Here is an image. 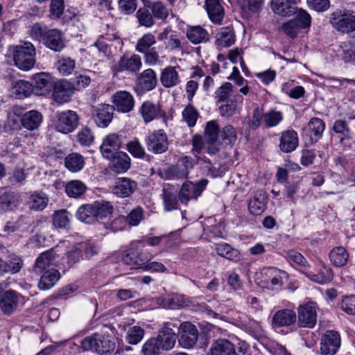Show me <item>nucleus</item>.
<instances>
[{
    "instance_id": "f257e3e1",
    "label": "nucleus",
    "mask_w": 355,
    "mask_h": 355,
    "mask_svg": "<svg viewBox=\"0 0 355 355\" xmlns=\"http://www.w3.org/2000/svg\"><path fill=\"white\" fill-rule=\"evenodd\" d=\"M113 206L108 201H95L81 205L76 211V218L87 224H92L106 218L113 212Z\"/></svg>"
},
{
    "instance_id": "f03ea898",
    "label": "nucleus",
    "mask_w": 355,
    "mask_h": 355,
    "mask_svg": "<svg viewBox=\"0 0 355 355\" xmlns=\"http://www.w3.org/2000/svg\"><path fill=\"white\" fill-rule=\"evenodd\" d=\"M142 241H137L131 243L129 249L125 250L122 255V261L133 269H144L146 263L150 261L153 255L143 248Z\"/></svg>"
},
{
    "instance_id": "7ed1b4c3",
    "label": "nucleus",
    "mask_w": 355,
    "mask_h": 355,
    "mask_svg": "<svg viewBox=\"0 0 355 355\" xmlns=\"http://www.w3.org/2000/svg\"><path fill=\"white\" fill-rule=\"evenodd\" d=\"M193 166L194 160L190 157L184 156L175 164L158 169L157 174L164 180L186 179Z\"/></svg>"
},
{
    "instance_id": "20e7f679",
    "label": "nucleus",
    "mask_w": 355,
    "mask_h": 355,
    "mask_svg": "<svg viewBox=\"0 0 355 355\" xmlns=\"http://www.w3.org/2000/svg\"><path fill=\"white\" fill-rule=\"evenodd\" d=\"M156 37L152 33L143 35L137 42L135 50L144 55V61L148 65H155L159 62L158 51L154 45Z\"/></svg>"
},
{
    "instance_id": "39448f33",
    "label": "nucleus",
    "mask_w": 355,
    "mask_h": 355,
    "mask_svg": "<svg viewBox=\"0 0 355 355\" xmlns=\"http://www.w3.org/2000/svg\"><path fill=\"white\" fill-rule=\"evenodd\" d=\"M329 22L337 31L351 33L355 31V12L347 9H336L331 14Z\"/></svg>"
},
{
    "instance_id": "423d86ee",
    "label": "nucleus",
    "mask_w": 355,
    "mask_h": 355,
    "mask_svg": "<svg viewBox=\"0 0 355 355\" xmlns=\"http://www.w3.org/2000/svg\"><path fill=\"white\" fill-rule=\"evenodd\" d=\"M15 64L20 69L28 71L35 64V48L30 42L15 46L13 53Z\"/></svg>"
},
{
    "instance_id": "0eeeda50",
    "label": "nucleus",
    "mask_w": 355,
    "mask_h": 355,
    "mask_svg": "<svg viewBox=\"0 0 355 355\" xmlns=\"http://www.w3.org/2000/svg\"><path fill=\"white\" fill-rule=\"evenodd\" d=\"M311 21L310 15L306 11L300 9L293 19L283 24L282 29L286 35L294 38L297 35L300 29L309 28Z\"/></svg>"
},
{
    "instance_id": "6e6552de",
    "label": "nucleus",
    "mask_w": 355,
    "mask_h": 355,
    "mask_svg": "<svg viewBox=\"0 0 355 355\" xmlns=\"http://www.w3.org/2000/svg\"><path fill=\"white\" fill-rule=\"evenodd\" d=\"M79 124V116L75 111L66 110L58 112L54 121L55 129L63 134L74 131Z\"/></svg>"
},
{
    "instance_id": "1a4fd4ad",
    "label": "nucleus",
    "mask_w": 355,
    "mask_h": 355,
    "mask_svg": "<svg viewBox=\"0 0 355 355\" xmlns=\"http://www.w3.org/2000/svg\"><path fill=\"white\" fill-rule=\"evenodd\" d=\"M208 180L201 179L195 183L191 181L185 182L181 187L178 193V199L182 204H187L192 199H197L205 189Z\"/></svg>"
},
{
    "instance_id": "9d476101",
    "label": "nucleus",
    "mask_w": 355,
    "mask_h": 355,
    "mask_svg": "<svg viewBox=\"0 0 355 355\" xmlns=\"http://www.w3.org/2000/svg\"><path fill=\"white\" fill-rule=\"evenodd\" d=\"M148 151L154 154H162L168 150V141L163 130H155L145 139Z\"/></svg>"
},
{
    "instance_id": "9b49d317",
    "label": "nucleus",
    "mask_w": 355,
    "mask_h": 355,
    "mask_svg": "<svg viewBox=\"0 0 355 355\" xmlns=\"http://www.w3.org/2000/svg\"><path fill=\"white\" fill-rule=\"evenodd\" d=\"M178 342L181 347L190 349L195 346L198 338V331L191 322H184L179 326Z\"/></svg>"
},
{
    "instance_id": "f8f14e48",
    "label": "nucleus",
    "mask_w": 355,
    "mask_h": 355,
    "mask_svg": "<svg viewBox=\"0 0 355 355\" xmlns=\"http://www.w3.org/2000/svg\"><path fill=\"white\" fill-rule=\"evenodd\" d=\"M111 105L114 110L121 113H128L135 107V98L129 92L121 90L115 92L112 96Z\"/></svg>"
},
{
    "instance_id": "ddd939ff",
    "label": "nucleus",
    "mask_w": 355,
    "mask_h": 355,
    "mask_svg": "<svg viewBox=\"0 0 355 355\" xmlns=\"http://www.w3.org/2000/svg\"><path fill=\"white\" fill-rule=\"evenodd\" d=\"M298 326L305 328H313L316 324L317 313L315 304L309 302L301 305L297 309Z\"/></svg>"
},
{
    "instance_id": "4468645a",
    "label": "nucleus",
    "mask_w": 355,
    "mask_h": 355,
    "mask_svg": "<svg viewBox=\"0 0 355 355\" xmlns=\"http://www.w3.org/2000/svg\"><path fill=\"white\" fill-rule=\"evenodd\" d=\"M324 129L325 123L322 119L317 117L311 119L307 126L303 129L306 145L315 144L322 137Z\"/></svg>"
},
{
    "instance_id": "2eb2a0df",
    "label": "nucleus",
    "mask_w": 355,
    "mask_h": 355,
    "mask_svg": "<svg viewBox=\"0 0 355 355\" xmlns=\"http://www.w3.org/2000/svg\"><path fill=\"white\" fill-rule=\"evenodd\" d=\"M340 347V336L338 331L328 330L322 336L320 342L322 355H334Z\"/></svg>"
},
{
    "instance_id": "dca6fc26",
    "label": "nucleus",
    "mask_w": 355,
    "mask_h": 355,
    "mask_svg": "<svg viewBox=\"0 0 355 355\" xmlns=\"http://www.w3.org/2000/svg\"><path fill=\"white\" fill-rule=\"evenodd\" d=\"M139 112L146 123L155 119L162 118L166 121V114L159 103H155L150 101H144L140 107Z\"/></svg>"
},
{
    "instance_id": "f3484780",
    "label": "nucleus",
    "mask_w": 355,
    "mask_h": 355,
    "mask_svg": "<svg viewBox=\"0 0 355 355\" xmlns=\"http://www.w3.org/2000/svg\"><path fill=\"white\" fill-rule=\"evenodd\" d=\"M42 44L51 51L60 52L66 46L64 34L58 28L49 29Z\"/></svg>"
},
{
    "instance_id": "a211bd4d",
    "label": "nucleus",
    "mask_w": 355,
    "mask_h": 355,
    "mask_svg": "<svg viewBox=\"0 0 355 355\" xmlns=\"http://www.w3.org/2000/svg\"><path fill=\"white\" fill-rule=\"evenodd\" d=\"M33 94L37 96H44L49 94L53 87L51 76L45 72H41L33 76L31 79Z\"/></svg>"
},
{
    "instance_id": "6ab92c4d",
    "label": "nucleus",
    "mask_w": 355,
    "mask_h": 355,
    "mask_svg": "<svg viewBox=\"0 0 355 355\" xmlns=\"http://www.w3.org/2000/svg\"><path fill=\"white\" fill-rule=\"evenodd\" d=\"M52 96L53 100L59 104L68 102L74 92L73 85L66 80H61L53 85Z\"/></svg>"
},
{
    "instance_id": "aec40b11",
    "label": "nucleus",
    "mask_w": 355,
    "mask_h": 355,
    "mask_svg": "<svg viewBox=\"0 0 355 355\" xmlns=\"http://www.w3.org/2000/svg\"><path fill=\"white\" fill-rule=\"evenodd\" d=\"M142 66L141 57L137 54H132L130 57L122 56L117 64L112 67L115 73L124 71L136 73L140 70Z\"/></svg>"
},
{
    "instance_id": "412c9836",
    "label": "nucleus",
    "mask_w": 355,
    "mask_h": 355,
    "mask_svg": "<svg viewBox=\"0 0 355 355\" xmlns=\"http://www.w3.org/2000/svg\"><path fill=\"white\" fill-rule=\"evenodd\" d=\"M121 135L111 133L107 135L100 147L101 154L104 158L113 157L116 153L121 152L119 150L121 147Z\"/></svg>"
},
{
    "instance_id": "4be33fe9",
    "label": "nucleus",
    "mask_w": 355,
    "mask_h": 355,
    "mask_svg": "<svg viewBox=\"0 0 355 355\" xmlns=\"http://www.w3.org/2000/svg\"><path fill=\"white\" fill-rule=\"evenodd\" d=\"M137 189V183L129 178H118L112 188V192L119 198L130 196Z\"/></svg>"
},
{
    "instance_id": "5701e85b",
    "label": "nucleus",
    "mask_w": 355,
    "mask_h": 355,
    "mask_svg": "<svg viewBox=\"0 0 355 355\" xmlns=\"http://www.w3.org/2000/svg\"><path fill=\"white\" fill-rule=\"evenodd\" d=\"M297 320L295 312L290 309H282L275 313L272 318L271 325L272 328L290 327Z\"/></svg>"
},
{
    "instance_id": "b1692460",
    "label": "nucleus",
    "mask_w": 355,
    "mask_h": 355,
    "mask_svg": "<svg viewBox=\"0 0 355 355\" xmlns=\"http://www.w3.org/2000/svg\"><path fill=\"white\" fill-rule=\"evenodd\" d=\"M114 110L110 104H102L93 109L92 116L100 128H106L113 119Z\"/></svg>"
},
{
    "instance_id": "393cba45",
    "label": "nucleus",
    "mask_w": 355,
    "mask_h": 355,
    "mask_svg": "<svg viewBox=\"0 0 355 355\" xmlns=\"http://www.w3.org/2000/svg\"><path fill=\"white\" fill-rule=\"evenodd\" d=\"M19 294L14 290H8L0 295V309L6 315L12 314L19 305Z\"/></svg>"
},
{
    "instance_id": "a878e982",
    "label": "nucleus",
    "mask_w": 355,
    "mask_h": 355,
    "mask_svg": "<svg viewBox=\"0 0 355 355\" xmlns=\"http://www.w3.org/2000/svg\"><path fill=\"white\" fill-rule=\"evenodd\" d=\"M268 197L266 191L257 190L248 201V210L254 216L262 214L266 209Z\"/></svg>"
},
{
    "instance_id": "bb28decb",
    "label": "nucleus",
    "mask_w": 355,
    "mask_h": 355,
    "mask_svg": "<svg viewBox=\"0 0 355 355\" xmlns=\"http://www.w3.org/2000/svg\"><path fill=\"white\" fill-rule=\"evenodd\" d=\"M24 108L21 106H12L7 115L5 129L7 132H16L21 130L22 126V117Z\"/></svg>"
},
{
    "instance_id": "cd10ccee",
    "label": "nucleus",
    "mask_w": 355,
    "mask_h": 355,
    "mask_svg": "<svg viewBox=\"0 0 355 355\" xmlns=\"http://www.w3.org/2000/svg\"><path fill=\"white\" fill-rule=\"evenodd\" d=\"M171 324H165L156 337L162 350H170L176 342V334L171 327Z\"/></svg>"
},
{
    "instance_id": "c85d7f7f",
    "label": "nucleus",
    "mask_w": 355,
    "mask_h": 355,
    "mask_svg": "<svg viewBox=\"0 0 355 355\" xmlns=\"http://www.w3.org/2000/svg\"><path fill=\"white\" fill-rule=\"evenodd\" d=\"M205 7L210 20L220 24L225 16L224 8L220 0H205Z\"/></svg>"
},
{
    "instance_id": "c756f323",
    "label": "nucleus",
    "mask_w": 355,
    "mask_h": 355,
    "mask_svg": "<svg viewBox=\"0 0 355 355\" xmlns=\"http://www.w3.org/2000/svg\"><path fill=\"white\" fill-rule=\"evenodd\" d=\"M156 73L152 69L144 70L137 78V91L146 92L154 89L157 85Z\"/></svg>"
},
{
    "instance_id": "7c9ffc66",
    "label": "nucleus",
    "mask_w": 355,
    "mask_h": 355,
    "mask_svg": "<svg viewBox=\"0 0 355 355\" xmlns=\"http://www.w3.org/2000/svg\"><path fill=\"white\" fill-rule=\"evenodd\" d=\"M279 149L284 153H291L298 146V136L296 131L287 130L282 132L279 139Z\"/></svg>"
},
{
    "instance_id": "2f4dec72",
    "label": "nucleus",
    "mask_w": 355,
    "mask_h": 355,
    "mask_svg": "<svg viewBox=\"0 0 355 355\" xmlns=\"http://www.w3.org/2000/svg\"><path fill=\"white\" fill-rule=\"evenodd\" d=\"M106 159L110 160L111 169L117 173H125L130 168L131 159L125 152L116 153L113 157Z\"/></svg>"
},
{
    "instance_id": "473e14b6",
    "label": "nucleus",
    "mask_w": 355,
    "mask_h": 355,
    "mask_svg": "<svg viewBox=\"0 0 355 355\" xmlns=\"http://www.w3.org/2000/svg\"><path fill=\"white\" fill-rule=\"evenodd\" d=\"M186 36L193 44L205 43L210 40V35L207 31L200 26H189L187 29Z\"/></svg>"
},
{
    "instance_id": "72a5a7b5",
    "label": "nucleus",
    "mask_w": 355,
    "mask_h": 355,
    "mask_svg": "<svg viewBox=\"0 0 355 355\" xmlns=\"http://www.w3.org/2000/svg\"><path fill=\"white\" fill-rule=\"evenodd\" d=\"M235 42V35L232 28H220L216 35L215 44L220 49L232 46Z\"/></svg>"
},
{
    "instance_id": "f704fd0d",
    "label": "nucleus",
    "mask_w": 355,
    "mask_h": 355,
    "mask_svg": "<svg viewBox=\"0 0 355 355\" xmlns=\"http://www.w3.org/2000/svg\"><path fill=\"white\" fill-rule=\"evenodd\" d=\"M56 254L53 249L46 250L40 254L37 258L33 266V270L36 273H42L48 267L52 266L55 261Z\"/></svg>"
},
{
    "instance_id": "c9c22d12",
    "label": "nucleus",
    "mask_w": 355,
    "mask_h": 355,
    "mask_svg": "<svg viewBox=\"0 0 355 355\" xmlns=\"http://www.w3.org/2000/svg\"><path fill=\"white\" fill-rule=\"evenodd\" d=\"M294 0H272L271 6L273 11L282 16H290L295 11Z\"/></svg>"
},
{
    "instance_id": "e433bc0d",
    "label": "nucleus",
    "mask_w": 355,
    "mask_h": 355,
    "mask_svg": "<svg viewBox=\"0 0 355 355\" xmlns=\"http://www.w3.org/2000/svg\"><path fill=\"white\" fill-rule=\"evenodd\" d=\"M162 198L165 211H171L178 209V199L176 193L171 185L168 184L164 187Z\"/></svg>"
},
{
    "instance_id": "4c0bfd02",
    "label": "nucleus",
    "mask_w": 355,
    "mask_h": 355,
    "mask_svg": "<svg viewBox=\"0 0 355 355\" xmlns=\"http://www.w3.org/2000/svg\"><path fill=\"white\" fill-rule=\"evenodd\" d=\"M49 198L44 193L34 191L27 201L28 208L34 211H42L48 205Z\"/></svg>"
},
{
    "instance_id": "58836bf2",
    "label": "nucleus",
    "mask_w": 355,
    "mask_h": 355,
    "mask_svg": "<svg viewBox=\"0 0 355 355\" xmlns=\"http://www.w3.org/2000/svg\"><path fill=\"white\" fill-rule=\"evenodd\" d=\"M21 117L22 127L28 130L37 129L42 121V114L36 110H31L22 114Z\"/></svg>"
},
{
    "instance_id": "ea45409f",
    "label": "nucleus",
    "mask_w": 355,
    "mask_h": 355,
    "mask_svg": "<svg viewBox=\"0 0 355 355\" xmlns=\"http://www.w3.org/2000/svg\"><path fill=\"white\" fill-rule=\"evenodd\" d=\"M266 287L270 289H274L276 286H281L283 284V276L286 272L275 268H268L265 273Z\"/></svg>"
},
{
    "instance_id": "a19ab883",
    "label": "nucleus",
    "mask_w": 355,
    "mask_h": 355,
    "mask_svg": "<svg viewBox=\"0 0 355 355\" xmlns=\"http://www.w3.org/2000/svg\"><path fill=\"white\" fill-rule=\"evenodd\" d=\"M234 354V345L226 339L217 340L210 348V355H233Z\"/></svg>"
},
{
    "instance_id": "79ce46f5",
    "label": "nucleus",
    "mask_w": 355,
    "mask_h": 355,
    "mask_svg": "<svg viewBox=\"0 0 355 355\" xmlns=\"http://www.w3.org/2000/svg\"><path fill=\"white\" fill-rule=\"evenodd\" d=\"M19 205L18 195L14 192H4L0 196V212L12 211Z\"/></svg>"
},
{
    "instance_id": "37998d69",
    "label": "nucleus",
    "mask_w": 355,
    "mask_h": 355,
    "mask_svg": "<svg viewBox=\"0 0 355 355\" xmlns=\"http://www.w3.org/2000/svg\"><path fill=\"white\" fill-rule=\"evenodd\" d=\"M304 275L312 282L324 284L330 282L334 277L331 269L325 266H321L317 274L304 272Z\"/></svg>"
},
{
    "instance_id": "c03bdc74",
    "label": "nucleus",
    "mask_w": 355,
    "mask_h": 355,
    "mask_svg": "<svg viewBox=\"0 0 355 355\" xmlns=\"http://www.w3.org/2000/svg\"><path fill=\"white\" fill-rule=\"evenodd\" d=\"M216 253L230 261L237 262L241 260L239 251L232 248L230 244L221 243L216 245Z\"/></svg>"
},
{
    "instance_id": "a18cd8bd",
    "label": "nucleus",
    "mask_w": 355,
    "mask_h": 355,
    "mask_svg": "<svg viewBox=\"0 0 355 355\" xmlns=\"http://www.w3.org/2000/svg\"><path fill=\"white\" fill-rule=\"evenodd\" d=\"M331 263L336 267L345 266L349 259V253L343 246L334 248L329 254Z\"/></svg>"
},
{
    "instance_id": "49530a36",
    "label": "nucleus",
    "mask_w": 355,
    "mask_h": 355,
    "mask_svg": "<svg viewBox=\"0 0 355 355\" xmlns=\"http://www.w3.org/2000/svg\"><path fill=\"white\" fill-rule=\"evenodd\" d=\"M161 83L164 87L169 88L178 85L180 82V77L174 67H167L161 75Z\"/></svg>"
},
{
    "instance_id": "de8ad7c7",
    "label": "nucleus",
    "mask_w": 355,
    "mask_h": 355,
    "mask_svg": "<svg viewBox=\"0 0 355 355\" xmlns=\"http://www.w3.org/2000/svg\"><path fill=\"white\" fill-rule=\"evenodd\" d=\"M42 272L39 282V287L41 289L47 290L51 288L60 278L58 270L54 268L46 270Z\"/></svg>"
},
{
    "instance_id": "09e8293b",
    "label": "nucleus",
    "mask_w": 355,
    "mask_h": 355,
    "mask_svg": "<svg viewBox=\"0 0 355 355\" xmlns=\"http://www.w3.org/2000/svg\"><path fill=\"white\" fill-rule=\"evenodd\" d=\"M155 19L165 21L170 13V8L162 1H156L148 6Z\"/></svg>"
},
{
    "instance_id": "8fccbe9b",
    "label": "nucleus",
    "mask_w": 355,
    "mask_h": 355,
    "mask_svg": "<svg viewBox=\"0 0 355 355\" xmlns=\"http://www.w3.org/2000/svg\"><path fill=\"white\" fill-rule=\"evenodd\" d=\"M340 48L343 61L355 65V39H350L342 42Z\"/></svg>"
},
{
    "instance_id": "3c124183",
    "label": "nucleus",
    "mask_w": 355,
    "mask_h": 355,
    "mask_svg": "<svg viewBox=\"0 0 355 355\" xmlns=\"http://www.w3.org/2000/svg\"><path fill=\"white\" fill-rule=\"evenodd\" d=\"M87 189L86 185L80 180H71L67 183L65 191L70 198H78L83 196Z\"/></svg>"
},
{
    "instance_id": "603ef678",
    "label": "nucleus",
    "mask_w": 355,
    "mask_h": 355,
    "mask_svg": "<svg viewBox=\"0 0 355 355\" xmlns=\"http://www.w3.org/2000/svg\"><path fill=\"white\" fill-rule=\"evenodd\" d=\"M64 164L70 171L77 172L84 167L85 159L80 154L71 153L65 158Z\"/></svg>"
},
{
    "instance_id": "864d4df0",
    "label": "nucleus",
    "mask_w": 355,
    "mask_h": 355,
    "mask_svg": "<svg viewBox=\"0 0 355 355\" xmlns=\"http://www.w3.org/2000/svg\"><path fill=\"white\" fill-rule=\"evenodd\" d=\"M69 223V212L67 209H60L54 212L53 215V225L55 228H67Z\"/></svg>"
},
{
    "instance_id": "5fc2aeb1",
    "label": "nucleus",
    "mask_w": 355,
    "mask_h": 355,
    "mask_svg": "<svg viewBox=\"0 0 355 355\" xmlns=\"http://www.w3.org/2000/svg\"><path fill=\"white\" fill-rule=\"evenodd\" d=\"M95 336L97 344L96 345V352L106 355L114 350V343L113 342L100 334H95Z\"/></svg>"
},
{
    "instance_id": "6e6d98bb",
    "label": "nucleus",
    "mask_w": 355,
    "mask_h": 355,
    "mask_svg": "<svg viewBox=\"0 0 355 355\" xmlns=\"http://www.w3.org/2000/svg\"><path fill=\"white\" fill-rule=\"evenodd\" d=\"M136 16L140 25L150 28L155 24V18L149 8H140L136 12Z\"/></svg>"
},
{
    "instance_id": "4d7b16f0",
    "label": "nucleus",
    "mask_w": 355,
    "mask_h": 355,
    "mask_svg": "<svg viewBox=\"0 0 355 355\" xmlns=\"http://www.w3.org/2000/svg\"><path fill=\"white\" fill-rule=\"evenodd\" d=\"M14 89L15 94L18 98L29 96L31 93H33L31 83L24 80L17 81Z\"/></svg>"
},
{
    "instance_id": "13d9d810",
    "label": "nucleus",
    "mask_w": 355,
    "mask_h": 355,
    "mask_svg": "<svg viewBox=\"0 0 355 355\" xmlns=\"http://www.w3.org/2000/svg\"><path fill=\"white\" fill-rule=\"evenodd\" d=\"M285 257L290 263H293L304 270L309 268V264L305 257L295 250H288L286 252Z\"/></svg>"
},
{
    "instance_id": "bf43d9fd",
    "label": "nucleus",
    "mask_w": 355,
    "mask_h": 355,
    "mask_svg": "<svg viewBox=\"0 0 355 355\" xmlns=\"http://www.w3.org/2000/svg\"><path fill=\"white\" fill-rule=\"evenodd\" d=\"M283 120V114L280 111L271 110L264 113L263 125L266 128H272L279 125Z\"/></svg>"
},
{
    "instance_id": "052dcab7",
    "label": "nucleus",
    "mask_w": 355,
    "mask_h": 355,
    "mask_svg": "<svg viewBox=\"0 0 355 355\" xmlns=\"http://www.w3.org/2000/svg\"><path fill=\"white\" fill-rule=\"evenodd\" d=\"M144 330L141 327H130L127 331L126 340L130 345L139 343L144 338Z\"/></svg>"
},
{
    "instance_id": "680f3d73",
    "label": "nucleus",
    "mask_w": 355,
    "mask_h": 355,
    "mask_svg": "<svg viewBox=\"0 0 355 355\" xmlns=\"http://www.w3.org/2000/svg\"><path fill=\"white\" fill-rule=\"evenodd\" d=\"M126 148L135 158L144 159L146 156L145 149L137 138L128 142Z\"/></svg>"
},
{
    "instance_id": "e2e57ef3",
    "label": "nucleus",
    "mask_w": 355,
    "mask_h": 355,
    "mask_svg": "<svg viewBox=\"0 0 355 355\" xmlns=\"http://www.w3.org/2000/svg\"><path fill=\"white\" fill-rule=\"evenodd\" d=\"M219 132V125L216 121L207 122L205 130L207 142H216L218 138Z\"/></svg>"
},
{
    "instance_id": "0e129e2a",
    "label": "nucleus",
    "mask_w": 355,
    "mask_h": 355,
    "mask_svg": "<svg viewBox=\"0 0 355 355\" xmlns=\"http://www.w3.org/2000/svg\"><path fill=\"white\" fill-rule=\"evenodd\" d=\"M57 67L62 75H69L74 70L75 61L69 57L62 58L58 61Z\"/></svg>"
},
{
    "instance_id": "69168bd1",
    "label": "nucleus",
    "mask_w": 355,
    "mask_h": 355,
    "mask_svg": "<svg viewBox=\"0 0 355 355\" xmlns=\"http://www.w3.org/2000/svg\"><path fill=\"white\" fill-rule=\"evenodd\" d=\"M233 85L229 82L223 83L215 92V98L218 103L228 101L230 93L232 92Z\"/></svg>"
},
{
    "instance_id": "338daca9",
    "label": "nucleus",
    "mask_w": 355,
    "mask_h": 355,
    "mask_svg": "<svg viewBox=\"0 0 355 355\" xmlns=\"http://www.w3.org/2000/svg\"><path fill=\"white\" fill-rule=\"evenodd\" d=\"M190 102L182 112V116L189 127H193L198 117V112Z\"/></svg>"
},
{
    "instance_id": "774afa93",
    "label": "nucleus",
    "mask_w": 355,
    "mask_h": 355,
    "mask_svg": "<svg viewBox=\"0 0 355 355\" xmlns=\"http://www.w3.org/2000/svg\"><path fill=\"white\" fill-rule=\"evenodd\" d=\"M162 351L156 338L148 340L143 345L142 352L144 355H158Z\"/></svg>"
}]
</instances>
